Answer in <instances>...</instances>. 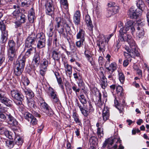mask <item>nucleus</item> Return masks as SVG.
Returning <instances> with one entry per match:
<instances>
[{"instance_id":"nucleus-1","label":"nucleus","mask_w":149,"mask_h":149,"mask_svg":"<svg viewBox=\"0 0 149 149\" xmlns=\"http://www.w3.org/2000/svg\"><path fill=\"white\" fill-rule=\"evenodd\" d=\"M128 29L127 27L125 29L123 28L120 31L119 38L120 41L121 42H127L129 45L130 48L126 49L127 52H124V56L126 58L123 62V65L125 67H126L129 64V59L130 61H131L132 59L131 57L134 58L136 56H138L139 55L138 51L136 50V43L132 36L131 35H127V38H124L123 37L124 34L126 33Z\"/></svg>"},{"instance_id":"nucleus-2","label":"nucleus","mask_w":149,"mask_h":149,"mask_svg":"<svg viewBox=\"0 0 149 149\" xmlns=\"http://www.w3.org/2000/svg\"><path fill=\"white\" fill-rule=\"evenodd\" d=\"M28 48L25 53V55L23 56L20 60L17 61L15 65L14 72L16 75L18 76L21 75L23 71L25 63L26 58L29 56L31 54H33L35 51V49L34 47H26Z\"/></svg>"},{"instance_id":"nucleus-3","label":"nucleus","mask_w":149,"mask_h":149,"mask_svg":"<svg viewBox=\"0 0 149 149\" xmlns=\"http://www.w3.org/2000/svg\"><path fill=\"white\" fill-rule=\"evenodd\" d=\"M57 23L56 28L59 33L64 38H66L68 36V32L70 30V27L68 24L65 21L63 22V25L61 24V18H56L55 19Z\"/></svg>"},{"instance_id":"nucleus-4","label":"nucleus","mask_w":149,"mask_h":149,"mask_svg":"<svg viewBox=\"0 0 149 149\" xmlns=\"http://www.w3.org/2000/svg\"><path fill=\"white\" fill-rule=\"evenodd\" d=\"M115 142L116 143L119 144L122 143V141L120 140L119 136H115L113 138H109L106 139L103 143L102 147L105 148L107 145L108 149H116L117 148L118 145L115 144L113 146L112 145L114 142Z\"/></svg>"},{"instance_id":"nucleus-5","label":"nucleus","mask_w":149,"mask_h":149,"mask_svg":"<svg viewBox=\"0 0 149 149\" xmlns=\"http://www.w3.org/2000/svg\"><path fill=\"white\" fill-rule=\"evenodd\" d=\"M134 22L133 20H129L127 21L125 23V26H123V23L119 21L118 22V26L119 27H122V28H121L119 30V31H120V30L121 29H122L123 28V29H125L127 27L129 29L127 31L126 33H124L123 34V37L124 38H127V35H130L129 34H127V36H124V34H126L127 33H131L132 35H133L135 31V29L134 27ZM119 35H120V31H119V34L118 36V37L119 39L120 40V38H119Z\"/></svg>"},{"instance_id":"nucleus-6","label":"nucleus","mask_w":149,"mask_h":149,"mask_svg":"<svg viewBox=\"0 0 149 149\" xmlns=\"http://www.w3.org/2000/svg\"><path fill=\"white\" fill-rule=\"evenodd\" d=\"M75 102L76 103V105L78 106L81 111L82 113L85 116L87 117L89 113H92L94 111V109L92 105L90 103L86 107L82 106L79 103L78 100L76 99Z\"/></svg>"},{"instance_id":"nucleus-7","label":"nucleus","mask_w":149,"mask_h":149,"mask_svg":"<svg viewBox=\"0 0 149 149\" xmlns=\"http://www.w3.org/2000/svg\"><path fill=\"white\" fill-rule=\"evenodd\" d=\"M11 96L15 100L18 101L16 104L17 105H20L22 104V101L24 99V96L17 90H13L11 91Z\"/></svg>"},{"instance_id":"nucleus-8","label":"nucleus","mask_w":149,"mask_h":149,"mask_svg":"<svg viewBox=\"0 0 149 149\" xmlns=\"http://www.w3.org/2000/svg\"><path fill=\"white\" fill-rule=\"evenodd\" d=\"M128 13L130 18L136 19L141 15V11L140 9L136 8L135 7L132 6L129 9Z\"/></svg>"},{"instance_id":"nucleus-9","label":"nucleus","mask_w":149,"mask_h":149,"mask_svg":"<svg viewBox=\"0 0 149 149\" xmlns=\"http://www.w3.org/2000/svg\"><path fill=\"white\" fill-rule=\"evenodd\" d=\"M36 36L35 34H32L29 36L25 42V47H34L35 45Z\"/></svg>"},{"instance_id":"nucleus-10","label":"nucleus","mask_w":149,"mask_h":149,"mask_svg":"<svg viewBox=\"0 0 149 149\" xmlns=\"http://www.w3.org/2000/svg\"><path fill=\"white\" fill-rule=\"evenodd\" d=\"M30 82L27 78H25L24 81L23 83L24 85V87H22V90L25 94L29 96L30 98L33 97L34 96L33 92L30 89L25 86H28Z\"/></svg>"},{"instance_id":"nucleus-11","label":"nucleus","mask_w":149,"mask_h":149,"mask_svg":"<svg viewBox=\"0 0 149 149\" xmlns=\"http://www.w3.org/2000/svg\"><path fill=\"white\" fill-rule=\"evenodd\" d=\"M52 0H48L45 4L46 14L52 16L53 13L54 8L52 6Z\"/></svg>"},{"instance_id":"nucleus-12","label":"nucleus","mask_w":149,"mask_h":149,"mask_svg":"<svg viewBox=\"0 0 149 149\" xmlns=\"http://www.w3.org/2000/svg\"><path fill=\"white\" fill-rule=\"evenodd\" d=\"M40 106L41 108L46 114L49 116H51L53 114L52 110L46 102H44L41 103Z\"/></svg>"},{"instance_id":"nucleus-13","label":"nucleus","mask_w":149,"mask_h":149,"mask_svg":"<svg viewBox=\"0 0 149 149\" xmlns=\"http://www.w3.org/2000/svg\"><path fill=\"white\" fill-rule=\"evenodd\" d=\"M81 13L79 10L75 12L73 17V22L75 25L78 26L80 24Z\"/></svg>"},{"instance_id":"nucleus-14","label":"nucleus","mask_w":149,"mask_h":149,"mask_svg":"<svg viewBox=\"0 0 149 149\" xmlns=\"http://www.w3.org/2000/svg\"><path fill=\"white\" fill-rule=\"evenodd\" d=\"M8 55L9 60L12 61L16 58L15 49H8Z\"/></svg>"},{"instance_id":"nucleus-15","label":"nucleus","mask_w":149,"mask_h":149,"mask_svg":"<svg viewBox=\"0 0 149 149\" xmlns=\"http://www.w3.org/2000/svg\"><path fill=\"white\" fill-rule=\"evenodd\" d=\"M61 55V51L58 49H56L53 50L52 52V57L54 61H59Z\"/></svg>"},{"instance_id":"nucleus-16","label":"nucleus","mask_w":149,"mask_h":149,"mask_svg":"<svg viewBox=\"0 0 149 149\" xmlns=\"http://www.w3.org/2000/svg\"><path fill=\"white\" fill-rule=\"evenodd\" d=\"M47 93L48 95L50 96L52 100L58 96L57 92L50 86L48 88Z\"/></svg>"},{"instance_id":"nucleus-17","label":"nucleus","mask_w":149,"mask_h":149,"mask_svg":"<svg viewBox=\"0 0 149 149\" xmlns=\"http://www.w3.org/2000/svg\"><path fill=\"white\" fill-rule=\"evenodd\" d=\"M85 20L87 25L88 29L91 31L93 30V25L90 16L87 15L85 16Z\"/></svg>"},{"instance_id":"nucleus-18","label":"nucleus","mask_w":149,"mask_h":149,"mask_svg":"<svg viewBox=\"0 0 149 149\" xmlns=\"http://www.w3.org/2000/svg\"><path fill=\"white\" fill-rule=\"evenodd\" d=\"M40 62V56L39 53H36L33 58L32 63H33L34 67H37Z\"/></svg>"},{"instance_id":"nucleus-19","label":"nucleus","mask_w":149,"mask_h":149,"mask_svg":"<svg viewBox=\"0 0 149 149\" xmlns=\"http://www.w3.org/2000/svg\"><path fill=\"white\" fill-rule=\"evenodd\" d=\"M0 102L8 107H10L12 105V101L7 97L6 96L0 100Z\"/></svg>"},{"instance_id":"nucleus-20","label":"nucleus","mask_w":149,"mask_h":149,"mask_svg":"<svg viewBox=\"0 0 149 149\" xmlns=\"http://www.w3.org/2000/svg\"><path fill=\"white\" fill-rule=\"evenodd\" d=\"M106 42L102 39V40H100L99 42L97 43V45L99 47V50L100 52H103L105 50V47L107 45Z\"/></svg>"},{"instance_id":"nucleus-21","label":"nucleus","mask_w":149,"mask_h":149,"mask_svg":"<svg viewBox=\"0 0 149 149\" xmlns=\"http://www.w3.org/2000/svg\"><path fill=\"white\" fill-rule=\"evenodd\" d=\"M107 64H105V66L106 67V69L108 70L109 71H111V73L113 72L117 68V65L115 62L111 63L109 65V67H107Z\"/></svg>"},{"instance_id":"nucleus-22","label":"nucleus","mask_w":149,"mask_h":149,"mask_svg":"<svg viewBox=\"0 0 149 149\" xmlns=\"http://www.w3.org/2000/svg\"><path fill=\"white\" fill-rule=\"evenodd\" d=\"M6 115L8 116L10 124L14 126H16L18 125V122L10 114H7Z\"/></svg>"},{"instance_id":"nucleus-23","label":"nucleus","mask_w":149,"mask_h":149,"mask_svg":"<svg viewBox=\"0 0 149 149\" xmlns=\"http://www.w3.org/2000/svg\"><path fill=\"white\" fill-rule=\"evenodd\" d=\"M85 32L82 29H80L76 35V38L77 39L85 40Z\"/></svg>"},{"instance_id":"nucleus-24","label":"nucleus","mask_w":149,"mask_h":149,"mask_svg":"<svg viewBox=\"0 0 149 149\" xmlns=\"http://www.w3.org/2000/svg\"><path fill=\"white\" fill-rule=\"evenodd\" d=\"M100 84L101 87L103 89H105L107 86V80L104 76L100 80Z\"/></svg>"},{"instance_id":"nucleus-25","label":"nucleus","mask_w":149,"mask_h":149,"mask_svg":"<svg viewBox=\"0 0 149 149\" xmlns=\"http://www.w3.org/2000/svg\"><path fill=\"white\" fill-rule=\"evenodd\" d=\"M137 29L138 31V36L139 38H142L144 35V32L143 28L141 26V24L139 25Z\"/></svg>"},{"instance_id":"nucleus-26","label":"nucleus","mask_w":149,"mask_h":149,"mask_svg":"<svg viewBox=\"0 0 149 149\" xmlns=\"http://www.w3.org/2000/svg\"><path fill=\"white\" fill-rule=\"evenodd\" d=\"M8 31H5L1 33L0 42L1 43H5L8 39Z\"/></svg>"},{"instance_id":"nucleus-27","label":"nucleus","mask_w":149,"mask_h":149,"mask_svg":"<svg viewBox=\"0 0 149 149\" xmlns=\"http://www.w3.org/2000/svg\"><path fill=\"white\" fill-rule=\"evenodd\" d=\"M53 29V23L51 22L47 28V34L49 37H51L52 36Z\"/></svg>"},{"instance_id":"nucleus-28","label":"nucleus","mask_w":149,"mask_h":149,"mask_svg":"<svg viewBox=\"0 0 149 149\" xmlns=\"http://www.w3.org/2000/svg\"><path fill=\"white\" fill-rule=\"evenodd\" d=\"M72 117L74 118V120L76 123H78V125L81 126L82 124L80 120L78 114L76 113L73 112L72 114Z\"/></svg>"},{"instance_id":"nucleus-29","label":"nucleus","mask_w":149,"mask_h":149,"mask_svg":"<svg viewBox=\"0 0 149 149\" xmlns=\"http://www.w3.org/2000/svg\"><path fill=\"white\" fill-rule=\"evenodd\" d=\"M136 5L138 7L137 8L140 9L141 11L143 10V8L145 6L144 2L142 0H138L136 1Z\"/></svg>"},{"instance_id":"nucleus-30","label":"nucleus","mask_w":149,"mask_h":149,"mask_svg":"<svg viewBox=\"0 0 149 149\" xmlns=\"http://www.w3.org/2000/svg\"><path fill=\"white\" fill-rule=\"evenodd\" d=\"M46 45L45 40H38L37 44V47L39 48H42L45 47Z\"/></svg>"},{"instance_id":"nucleus-31","label":"nucleus","mask_w":149,"mask_h":149,"mask_svg":"<svg viewBox=\"0 0 149 149\" xmlns=\"http://www.w3.org/2000/svg\"><path fill=\"white\" fill-rule=\"evenodd\" d=\"M8 49H15V43L13 40H9L8 42Z\"/></svg>"},{"instance_id":"nucleus-32","label":"nucleus","mask_w":149,"mask_h":149,"mask_svg":"<svg viewBox=\"0 0 149 149\" xmlns=\"http://www.w3.org/2000/svg\"><path fill=\"white\" fill-rule=\"evenodd\" d=\"M21 5L23 7H28L31 4L30 0H21Z\"/></svg>"},{"instance_id":"nucleus-33","label":"nucleus","mask_w":149,"mask_h":149,"mask_svg":"<svg viewBox=\"0 0 149 149\" xmlns=\"http://www.w3.org/2000/svg\"><path fill=\"white\" fill-rule=\"evenodd\" d=\"M64 67L65 69V70L68 72L69 74H71L72 73V69L70 65L67 63L64 64Z\"/></svg>"},{"instance_id":"nucleus-34","label":"nucleus","mask_w":149,"mask_h":149,"mask_svg":"<svg viewBox=\"0 0 149 149\" xmlns=\"http://www.w3.org/2000/svg\"><path fill=\"white\" fill-rule=\"evenodd\" d=\"M15 144L17 145H21L23 143V139L19 136L16 137L14 139Z\"/></svg>"},{"instance_id":"nucleus-35","label":"nucleus","mask_w":149,"mask_h":149,"mask_svg":"<svg viewBox=\"0 0 149 149\" xmlns=\"http://www.w3.org/2000/svg\"><path fill=\"white\" fill-rule=\"evenodd\" d=\"M48 61L46 59L44 58L42 61L41 65L42 68L45 70L47 69V68L48 65Z\"/></svg>"},{"instance_id":"nucleus-36","label":"nucleus","mask_w":149,"mask_h":149,"mask_svg":"<svg viewBox=\"0 0 149 149\" xmlns=\"http://www.w3.org/2000/svg\"><path fill=\"white\" fill-rule=\"evenodd\" d=\"M33 116L32 114L28 112H25L24 114V118L29 121H30Z\"/></svg>"},{"instance_id":"nucleus-37","label":"nucleus","mask_w":149,"mask_h":149,"mask_svg":"<svg viewBox=\"0 0 149 149\" xmlns=\"http://www.w3.org/2000/svg\"><path fill=\"white\" fill-rule=\"evenodd\" d=\"M6 146L9 148H13L14 146L13 142L9 140L6 141Z\"/></svg>"},{"instance_id":"nucleus-38","label":"nucleus","mask_w":149,"mask_h":149,"mask_svg":"<svg viewBox=\"0 0 149 149\" xmlns=\"http://www.w3.org/2000/svg\"><path fill=\"white\" fill-rule=\"evenodd\" d=\"M78 98L80 101L83 105V106L85 107V104L87 103L86 100L84 96L83 95H81Z\"/></svg>"},{"instance_id":"nucleus-39","label":"nucleus","mask_w":149,"mask_h":149,"mask_svg":"<svg viewBox=\"0 0 149 149\" xmlns=\"http://www.w3.org/2000/svg\"><path fill=\"white\" fill-rule=\"evenodd\" d=\"M118 76L119 80L122 84H123L125 80V77L123 73L121 72H119Z\"/></svg>"},{"instance_id":"nucleus-40","label":"nucleus","mask_w":149,"mask_h":149,"mask_svg":"<svg viewBox=\"0 0 149 149\" xmlns=\"http://www.w3.org/2000/svg\"><path fill=\"white\" fill-rule=\"evenodd\" d=\"M53 104L56 106H60L61 105V103L59 99L58 96L52 100Z\"/></svg>"},{"instance_id":"nucleus-41","label":"nucleus","mask_w":149,"mask_h":149,"mask_svg":"<svg viewBox=\"0 0 149 149\" xmlns=\"http://www.w3.org/2000/svg\"><path fill=\"white\" fill-rule=\"evenodd\" d=\"M36 38L38 40H45V35L43 33H38L37 35H36Z\"/></svg>"},{"instance_id":"nucleus-42","label":"nucleus","mask_w":149,"mask_h":149,"mask_svg":"<svg viewBox=\"0 0 149 149\" xmlns=\"http://www.w3.org/2000/svg\"><path fill=\"white\" fill-rule=\"evenodd\" d=\"M22 13H20L19 9H16L13 13V15L15 17L14 18H16L17 19L19 17V16L21 15Z\"/></svg>"},{"instance_id":"nucleus-43","label":"nucleus","mask_w":149,"mask_h":149,"mask_svg":"<svg viewBox=\"0 0 149 149\" xmlns=\"http://www.w3.org/2000/svg\"><path fill=\"white\" fill-rule=\"evenodd\" d=\"M113 35V34L112 33H111V34L109 35H107L106 36H102V38L103 39H104V40L105 41V42H107L108 43L109 40L110 39V38Z\"/></svg>"},{"instance_id":"nucleus-44","label":"nucleus","mask_w":149,"mask_h":149,"mask_svg":"<svg viewBox=\"0 0 149 149\" xmlns=\"http://www.w3.org/2000/svg\"><path fill=\"white\" fill-rule=\"evenodd\" d=\"M0 29L1 31V33L5 31H8L6 30L5 25L4 24L3 22V21L0 22Z\"/></svg>"},{"instance_id":"nucleus-45","label":"nucleus","mask_w":149,"mask_h":149,"mask_svg":"<svg viewBox=\"0 0 149 149\" xmlns=\"http://www.w3.org/2000/svg\"><path fill=\"white\" fill-rule=\"evenodd\" d=\"M84 40H79L75 42L76 46L79 48H80L82 47L84 45Z\"/></svg>"},{"instance_id":"nucleus-46","label":"nucleus","mask_w":149,"mask_h":149,"mask_svg":"<svg viewBox=\"0 0 149 149\" xmlns=\"http://www.w3.org/2000/svg\"><path fill=\"white\" fill-rule=\"evenodd\" d=\"M123 88L122 87L120 86H118L116 88V91L118 94L121 95V96H123V93L122 92Z\"/></svg>"},{"instance_id":"nucleus-47","label":"nucleus","mask_w":149,"mask_h":149,"mask_svg":"<svg viewBox=\"0 0 149 149\" xmlns=\"http://www.w3.org/2000/svg\"><path fill=\"white\" fill-rule=\"evenodd\" d=\"M19 21H21V23H24L25 22L26 20V16L23 14H21L18 18L17 19Z\"/></svg>"},{"instance_id":"nucleus-48","label":"nucleus","mask_w":149,"mask_h":149,"mask_svg":"<svg viewBox=\"0 0 149 149\" xmlns=\"http://www.w3.org/2000/svg\"><path fill=\"white\" fill-rule=\"evenodd\" d=\"M29 122H30L31 125H33L37 124L38 121L36 118L33 116Z\"/></svg>"},{"instance_id":"nucleus-49","label":"nucleus","mask_w":149,"mask_h":149,"mask_svg":"<svg viewBox=\"0 0 149 149\" xmlns=\"http://www.w3.org/2000/svg\"><path fill=\"white\" fill-rule=\"evenodd\" d=\"M5 60V55L3 53H0V66L4 61Z\"/></svg>"},{"instance_id":"nucleus-50","label":"nucleus","mask_w":149,"mask_h":149,"mask_svg":"<svg viewBox=\"0 0 149 149\" xmlns=\"http://www.w3.org/2000/svg\"><path fill=\"white\" fill-rule=\"evenodd\" d=\"M61 2L66 9L68 8V4L67 0H61Z\"/></svg>"},{"instance_id":"nucleus-51","label":"nucleus","mask_w":149,"mask_h":149,"mask_svg":"<svg viewBox=\"0 0 149 149\" xmlns=\"http://www.w3.org/2000/svg\"><path fill=\"white\" fill-rule=\"evenodd\" d=\"M5 135L7 137L10 139H13V136L12 135V133L8 130L5 133Z\"/></svg>"},{"instance_id":"nucleus-52","label":"nucleus","mask_w":149,"mask_h":149,"mask_svg":"<svg viewBox=\"0 0 149 149\" xmlns=\"http://www.w3.org/2000/svg\"><path fill=\"white\" fill-rule=\"evenodd\" d=\"M111 9L112 11L113 12V13L115 14V13L118 12L119 10V8L118 6L116 5L115 6Z\"/></svg>"},{"instance_id":"nucleus-53","label":"nucleus","mask_w":149,"mask_h":149,"mask_svg":"<svg viewBox=\"0 0 149 149\" xmlns=\"http://www.w3.org/2000/svg\"><path fill=\"white\" fill-rule=\"evenodd\" d=\"M28 17L29 20L30 22L33 23L34 22V19L35 18V15L28 16Z\"/></svg>"},{"instance_id":"nucleus-54","label":"nucleus","mask_w":149,"mask_h":149,"mask_svg":"<svg viewBox=\"0 0 149 149\" xmlns=\"http://www.w3.org/2000/svg\"><path fill=\"white\" fill-rule=\"evenodd\" d=\"M109 109L107 107H104L102 111V114H109Z\"/></svg>"},{"instance_id":"nucleus-55","label":"nucleus","mask_w":149,"mask_h":149,"mask_svg":"<svg viewBox=\"0 0 149 149\" xmlns=\"http://www.w3.org/2000/svg\"><path fill=\"white\" fill-rule=\"evenodd\" d=\"M7 130L4 127L0 128V134H3L4 135L5 134V133L6 132Z\"/></svg>"},{"instance_id":"nucleus-56","label":"nucleus","mask_w":149,"mask_h":149,"mask_svg":"<svg viewBox=\"0 0 149 149\" xmlns=\"http://www.w3.org/2000/svg\"><path fill=\"white\" fill-rule=\"evenodd\" d=\"M114 14L113 13V12L112 11L111 9L110 8H109L107 13V16L108 17H111V15H113Z\"/></svg>"},{"instance_id":"nucleus-57","label":"nucleus","mask_w":149,"mask_h":149,"mask_svg":"<svg viewBox=\"0 0 149 149\" xmlns=\"http://www.w3.org/2000/svg\"><path fill=\"white\" fill-rule=\"evenodd\" d=\"M97 135L99 136H100L101 134H103V129L101 130L100 127H98L97 128Z\"/></svg>"},{"instance_id":"nucleus-58","label":"nucleus","mask_w":149,"mask_h":149,"mask_svg":"<svg viewBox=\"0 0 149 149\" xmlns=\"http://www.w3.org/2000/svg\"><path fill=\"white\" fill-rule=\"evenodd\" d=\"M72 88L73 90L75 92L77 95V92H79L80 90V89L79 88H77V86L75 85L73 86Z\"/></svg>"},{"instance_id":"nucleus-59","label":"nucleus","mask_w":149,"mask_h":149,"mask_svg":"<svg viewBox=\"0 0 149 149\" xmlns=\"http://www.w3.org/2000/svg\"><path fill=\"white\" fill-rule=\"evenodd\" d=\"M64 16V19L65 20V19H67V21L69 22H70V17L69 16V15L68 14L65 15V14H64L63 15L62 17Z\"/></svg>"},{"instance_id":"nucleus-60","label":"nucleus","mask_w":149,"mask_h":149,"mask_svg":"<svg viewBox=\"0 0 149 149\" xmlns=\"http://www.w3.org/2000/svg\"><path fill=\"white\" fill-rule=\"evenodd\" d=\"M98 61L99 64L102 65L104 64L103 57L101 56H99L98 59Z\"/></svg>"},{"instance_id":"nucleus-61","label":"nucleus","mask_w":149,"mask_h":149,"mask_svg":"<svg viewBox=\"0 0 149 149\" xmlns=\"http://www.w3.org/2000/svg\"><path fill=\"white\" fill-rule=\"evenodd\" d=\"M116 5L114 2H111L108 3V6L109 7V8H111Z\"/></svg>"},{"instance_id":"nucleus-62","label":"nucleus","mask_w":149,"mask_h":149,"mask_svg":"<svg viewBox=\"0 0 149 149\" xmlns=\"http://www.w3.org/2000/svg\"><path fill=\"white\" fill-rule=\"evenodd\" d=\"M103 120L104 121L109 119V114H102Z\"/></svg>"},{"instance_id":"nucleus-63","label":"nucleus","mask_w":149,"mask_h":149,"mask_svg":"<svg viewBox=\"0 0 149 149\" xmlns=\"http://www.w3.org/2000/svg\"><path fill=\"white\" fill-rule=\"evenodd\" d=\"M35 15L34 10L33 8H31L29 12L28 16Z\"/></svg>"},{"instance_id":"nucleus-64","label":"nucleus","mask_w":149,"mask_h":149,"mask_svg":"<svg viewBox=\"0 0 149 149\" xmlns=\"http://www.w3.org/2000/svg\"><path fill=\"white\" fill-rule=\"evenodd\" d=\"M32 115L33 116H34L35 117H40V114L38 113V112H36L35 111L33 110L32 111Z\"/></svg>"}]
</instances>
